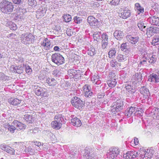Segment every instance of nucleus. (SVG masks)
<instances>
[{
	"label": "nucleus",
	"mask_w": 159,
	"mask_h": 159,
	"mask_svg": "<svg viewBox=\"0 0 159 159\" xmlns=\"http://www.w3.org/2000/svg\"><path fill=\"white\" fill-rule=\"evenodd\" d=\"M100 6L99 3L97 2H93V3L91 4V7L93 9H96L98 7Z\"/></svg>",
	"instance_id": "obj_52"
},
{
	"label": "nucleus",
	"mask_w": 159,
	"mask_h": 159,
	"mask_svg": "<svg viewBox=\"0 0 159 159\" xmlns=\"http://www.w3.org/2000/svg\"><path fill=\"white\" fill-rule=\"evenodd\" d=\"M43 90V89L42 88H40V89H37L36 91V94L38 96H41Z\"/></svg>",
	"instance_id": "obj_60"
},
{
	"label": "nucleus",
	"mask_w": 159,
	"mask_h": 159,
	"mask_svg": "<svg viewBox=\"0 0 159 159\" xmlns=\"http://www.w3.org/2000/svg\"><path fill=\"white\" fill-rule=\"evenodd\" d=\"M61 122L57 121V120L52 121L51 124V126L54 129H59L62 126Z\"/></svg>",
	"instance_id": "obj_23"
},
{
	"label": "nucleus",
	"mask_w": 159,
	"mask_h": 159,
	"mask_svg": "<svg viewBox=\"0 0 159 159\" xmlns=\"http://www.w3.org/2000/svg\"><path fill=\"white\" fill-rule=\"evenodd\" d=\"M136 108L134 107H131L128 108L125 112V115L128 117H129L133 113H134Z\"/></svg>",
	"instance_id": "obj_25"
},
{
	"label": "nucleus",
	"mask_w": 159,
	"mask_h": 159,
	"mask_svg": "<svg viewBox=\"0 0 159 159\" xmlns=\"http://www.w3.org/2000/svg\"><path fill=\"white\" fill-rule=\"evenodd\" d=\"M116 51L115 48H113L110 49L108 53V57L110 58H113L115 57Z\"/></svg>",
	"instance_id": "obj_34"
},
{
	"label": "nucleus",
	"mask_w": 159,
	"mask_h": 159,
	"mask_svg": "<svg viewBox=\"0 0 159 159\" xmlns=\"http://www.w3.org/2000/svg\"><path fill=\"white\" fill-rule=\"evenodd\" d=\"M110 63L111 66L114 68L115 69L117 70L121 69V64L117 62L115 59L112 60Z\"/></svg>",
	"instance_id": "obj_22"
},
{
	"label": "nucleus",
	"mask_w": 159,
	"mask_h": 159,
	"mask_svg": "<svg viewBox=\"0 0 159 159\" xmlns=\"http://www.w3.org/2000/svg\"><path fill=\"white\" fill-rule=\"evenodd\" d=\"M137 153V157L139 156L140 159H143L146 158L145 151L143 149H140L139 151L136 152Z\"/></svg>",
	"instance_id": "obj_30"
},
{
	"label": "nucleus",
	"mask_w": 159,
	"mask_h": 159,
	"mask_svg": "<svg viewBox=\"0 0 159 159\" xmlns=\"http://www.w3.org/2000/svg\"><path fill=\"white\" fill-rule=\"evenodd\" d=\"M148 80L151 82L158 83L159 82V76L156 74L152 73L149 76Z\"/></svg>",
	"instance_id": "obj_20"
},
{
	"label": "nucleus",
	"mask_w": 159,
	"mask_h": 159,
	"mask_svg": "<svg viewBox=\"0 0 159 159\" xmlns=\"http://www.w3.org/2000/svg\"><path fill=\"white\" fill-rule=\"evenodd\" d=\"M128 45L127 43H123L121 44L120 47V49L121 50L125 52L127 49Z\"/></svg>",
	"instance_id": "obj_44"
},
{
	"label": "nucleus",
	"mask_w": 159,
	"mask_h": 159,
	"mask_svg": "<svg viewBox=\"0 0 159 159\" xmlns=\"http://www.w3.org/2000/svg\"><path fill=\"white\" fill-rule=\"evenodd\" d=\"M25 71L28 74H30L32 71V70L29 66H25Z\"/></svg>",
	"instance_id": "obj_61"
},
{
	"label": "nucleus",
	"mask_w": 159,
	"mask_h": 159,
	"mask_svg": "<svg viewBox=\"0 0 159 159\" xmlns=\"http://www.w3.org/2000/svg\"><path fill=\"white\" fill-rule=\"evenodd\" d=\"M102 48L103 49H105L107 47L108 43V41H102Z\"/></svg>",
	"instance_id": "obj_63"
},
{
	"label": "nucleus",
	"mask_w": 159,
	"mask_h": 159,
	"mask_svg": "<svg viewBox=\"0 0 159 159\" xmlns=\"http://www.w3.org/2000/svg\"><path fill=\"white\" fill-rule=\"evenodd\" d=\"M31 143L32 145L34 144V145H35L39 147L40 146H41L42 145L41 142L37 141H32Z\"/></svg>",
	"instance_id": "obj_57"
},
{
	"label": "nucleus",
	"mask_w": 159,
	"mask_h": 159,
	"mask_svg": "<svg viewBox=\"0 0 159 159\" xmlns=\"http://www.w3.org/2000/svg\"><path fill=\"white\" fill-rule=\"evenodd\" d=\"M23 118L25 122L28 124L32 123L34 120L32 116L28 114L25 115Z\"/></svg>",
	"instance_id": "obj_24"
},
{
	"label": "nucleus",
	"mask_w": 159,
	"mask_h": 159,
	"mask_svg": "<svg viewBox=\"0 0 159 159\" xmlns=\"http://www.w3.org/2000/svg\"><path fill=\"white\" fill-rule=\"evenodd\" d=\"M146 156L148 158H150L152 156L154 151L153 150L151 149H148L145 151Z\"/></svg>",
	"instance_id": "obj_35"
},
{
	"label": "nucleus",
	"mask_w": 159,
	"mask_h": 159,
	"mask_svg": "<svg viewBox=\"0 0 159 159\" xmlns=\"http://www.w3.org/2000/svg\"><path fill=\"white\" fill-rule=\"evenodd\" d=\"M102 41H108V36L106 33H103L102 36Z\"/></svg>",
	"instance_id": "obj_45"
},
{
	"label": "nucleus",
	"mask_w": 159,
	"mask_h": 159,
	"mask_svg": "<svg viewBox=\"0 0 159 159\" xmlns=\"http://www.w3.org/2000/svg\"><path fill=\"white\" fill-rule=\"evenodd\" d=\"M22 100H19L18 98H11L9 101V103L11 104L13 106H16L19 105H21V102Z\"/></svg>",
	"instance_id": "obj_26"
},
{
	"label": "nucleus",
	"mask_w": 159,
	"mask_h": 159,
	"mask_svg": "<svg viewBox=\"0 0 159 159\" xmlns=\"http://www.w3.org/2000/svg\"><path fill=\"white\" fill-rule=\"evenodd\" d=\"M21 42L25 44H29L32 43L34 39L33 35L31 33H25L20 36Z\"/></svg>",
	"instance_id": "obj_5"
},
{
	"label": "nucleus",
	"mask_w": 159,
	"mask_h": 159,
	"mask_svg": "<svg viewBox=\"0 0 159 159\" xmlns=\"http://www.w3.org/2000/svg\"><path fill=\"white\" fill-rule=\"evenodd\" d=\"M93 37L94 40H96L97 41H98L100 39V36L98 33L94 34H93Z\"/></svg>",
	"instance_id": "obj_51"
},
{
	"label": "nucleus",
	"mask_w": 159,
	"mask_h": 159,
	"mask_svg": "<svg viewBox=\"0 0 159 159\" xmlns=\"http://www.w3.org/2000/svg\"><path fill=\"white\" fill-rule=\"evenodd\" d=\"M135 9L137 10L139 14L143 12L144 9L139 3H135Z\"/></svg>",
	"instance_id": "obj_36"
},
{
	"label": "nucleus",
	"mask_w": 159,
	"mask_h": 159,
	"mask_svg": "<svg viewBox=\"0 0 159 159\" xmlns=\"http://www.w3.org/2000/svg\"><path fill=\"white\" fill-rule=\"evenodd\" d=\"M116 59L118 61L120 62H123L126 60L125 56L121 54H118L116 57Z\"/></svg>",
	"instance_id": "obj_40"
},
{
	"label": "nucleus",
	"mask_w": 159,
	"mask_h": 159,
	"mask_svg": "<svg viewBox=\"0 0 159 159\" xmlns=\"http://www.w3.org/2000/svg\"><path fill=\"white\" fill-rule=\"evenodd\" d=\"M41 45L46 50H49L52 47L50 41L47 38L43 40L41 43Z\"/></svg>",
	"instance_id": "obj_11"
},
{
	"label": "nucleus",
	"mask_w": 159,
	"mask_h": 159,
	"mask_svg": "<svg viewBox=\"0 0 159 159\" xmlns=\"http://www.w3.org/2000/svg\"><path fill=\"white\" fill-rule=\"evenodd\" d=\"M83 90L85 93L86 92H87V91H89L91 90V87L90 86L88 85L85 84L83 87Z\"/></svg>",
	"instance_id": "obj_46"
},
{
	"label": "nucleus",
	"mask_w": 159,
	"mask_h": 159,
	"mask_svg": "<svg viewBox=\"0 0 159 159\" xmlns=\"http://www.w3.org/2000/svg\"><path fill=\"white\" fill-rule=\"evenodd\" d=\"M111 111L113 114H115L116 112L120 111L119 110L117 109V107L114 105L112 107Z\"/></svg>",
	"instance_id": "obj_58"
},
{
	"label": "nucleus",
	"mask_w": 159,
	"mask_h": 159,
	"mask_svg": "<svg viewBox=\"0 0 159 159\" xmlns=\"http://www.w3.org/2000/svg\"><path fill=\"white\" fill-rule=\"evenodd\" d=\"M24 66L21 65L18 66L12 65L10 67L11 71L13 73L21 74L23 72Z\"/></svg>",
	"instance_id": "obj_9"
},
{
	"label": "nucleus",
	"mask_w": 159,
	"mask_h": 159,
	"mask_svg": "<svg viewBox=\"0 0 159 159\" xmlns=\"http://www.w3.org/2000/svg\"><path fill=\"white\" fill-rule=\"evenodd\" d=\"M54 120L59 122H61V116L60 114L56 115L54 117Z\"/></svg>",
	"instance_id": "obj_56"
},
{
	"label": "nucleus",
	"mask_w": 159,
	"mask_h": 159,
	"mask_svg": "<svg viewBox=\"0 0 159 159\" xmlns=\"http://www.w3.org/2000/svg\"><path fill=\"white\" fill-rule=\"evenodd\" d=\"M133 143H132L133 146H135L138 145L139 144V141L138 139L135 137L134 139L133 142Z\"/></svg>",
	"instance_id": "obj_53"
},
{
	"label": "nucleus",
	"mask_w": 159,
	"mask_h": 159,
	"mask_svg": "<svg viewBox=\"0 0 159 159\" xmlns=\"http://www.w3.org/2000/svg\"><path fill=\"white\" fill-rule=\"evenodd\" d=\"M71 122L73 125L78 127L80 126L82 124L81 120L76 117L72 119L71 120Z\"/></svg>",
	"instance_id": "obj_27"
},
{
	"label": "nucleus",
	"mask_w": 159,
	"mask_h": 159,
	"mask_svg": "<svg viewBox=\"0 0 159 159\" xmlns=\"http://www.w3.org/2000/svg\"><path fill=\"white\" fill-rule=\"evenodd\" d=\"M137 157V153L135 151H129L124 155L125 159H132Z\"/></svg>",
	"instance_id": "obj_19"
},
{
	"label": "nucleus",
	"mask_w": 159,
	"mask_h": 159,
	"mask_svg": "<svg viewBox=\"0 0 159 159\" xmlns=\"http://www.w3.org/2000/svg\"><path fill=\"white\" fill-rule=\"evenodd\" d=\"M119 151L116 148H111L109 150V152L107 154L108 157L110 159H113L116 157Z\"/></svg>",
	"instance_id": "obj_10"
},
{
	"label": "nucleus",
	"mask_w": 159,
	"mask_h": 159,
	"mask_svg": "<svg viewBox=\"0 0 159 159\" xmlns=\"http://www.w3.org/2000/svg\"><path fill=\"white\" fill-rule=\"evenodd\" d=\"M126 37L127 41L133 45L137 44L139 43V38L138 36L134 37L129 35H127Z\"/></svg>",
	"instance_id": "obj_13"
},
{
	"label": "nucleus",
	"mask_w": 159,
	"mask_h": 159,
	"mask_svg": "<svg viewBox=\"0 0 159 159\" xmlns=\"http://www.w3.org/2000/svg\"><path fill=\"white\" fill-rule=\"evenodd\" d=\"M28 4L32 7H35L37 5V2L35 0H28Z\"/></svg>",
	"instance_id": "obj_43"
},
{
	"label": "nucleus",
	"mask_w": 159,
	"mask_h": 159,
	"mask_svg": "<svg viewBox=\"0 0 159 159\" xmlns=\"http://www.w3.org/2000/svg\"><path fill=\"white\" fill-rule=\"evenodd\" d=\"M133 77L134 78H136L137 79L136 80H137L138 81H141L142 78V74H136L135 75L133 76Z\"/></svg>",
	"instance_id": "obj_48"
},
{
	"label": "nucleus",
	"mask_w": 159,
	"mask_h": 159,
	"mask_svg": "<svg viewBox=\"0 0 159 159\" xmlns=\"http://www.w3.org/2000/svg\"><path fill=\"white\" fill-rule=\"evenodd\" d=\"M109 78L107 81V83L109 86L111 88L114 87L116 84V81L115 78L116 75L115 73L110 72L109 74Z\"/></svg>",
	"instance_id": "obj_8"
},
{
	"label": "nucleus",
	"mask_w": 159,
	"mask_h": 159,
	"mask_svg": "<svg viewBox=\"0 0 159 159\" xmlns=\"http://www.w3.org/2000/svg\"><path fill=\"white\" fill-rule=\"evenodd\" d=\"M46 83H47L49 85L51 86H54L57 84V81L54 78H48L46 80Z\"/></svg>",
	"instance_id": "obj_28"
},
{
	"label": "nucleus",
	"mask_w": 159,
	"mask_h": 159,
	"mask_svg": "<svg viewBox=\"0 0 159 159\" xmlns=\"http://www.w3.org/2000/svg\"><path fill=\"white\" fill-rule=\"evenodd\" d=\"M114 105L117 107V109H119L120 111L122 109L123 106V102L121 100H117Z\"/></svg>",
	"instance_id": "obj_32"
},
{
	"label": "nucleus",
	"mask_w": 159,
	"mask_h": 159,
	"mask_svg": "<svg viewBox=\"0 0 159 159\" xmlns=\"http://www.w3.org/2000/svg\"><path fill=\"white\" fill-rule=\"evenodd\" d=\"M125 34L122 31L120 30H116L114 33V36L115 38L119 40L123 39Z\"/></svg>",
	"instance_id": "obj_17"
},
{
	"label": "nucleus",
	"mask_w": 159,
	"mask_h": 159,
	"mask_svg": "<svg viewBox=\"0 0 159 159\" xmlns=\"http://www.w3.org/2000/svg\"><path fill=\"white\" fill-rule=\"evenodd\" d=\"M5 128L7 129L11 133H14L16 129V127L14 125L12 124L11 125L9 124H7L5 125Z\"/></svg>",
	"instance_id": "obj_31"
},
{
	"label": "nucleus",
	"mask_w": 159,
	"mask_h": 159,
	"mask_svg": "<svg viewBox=\"0 0 159 159\" xmlns=\"http://www.w3.org/2000/svg\"><path fill=\"white\" fill-rule=\"evenodd\" d=\"M159 31V28H154L152 27H149L147 29L146 34L148 37H150L154 33H157Z\"/></svg>",
	"instance_id": "obj_16"
},
{
	"label": "nucleus",
	"mask_w": 159,
	"mask_h": 159,
	"mask_svg": "<svg viewBox=\"0 0 159 159\" xmlns=\"http://www.w3.org/2000/svg\"><path fill=\"white\" fill-rule=\"evenodd\" d=\"M121 0H112L110 1L109 4L111 6H117L120 3Z\"/></svg>",
	"instance_id": "obj_41"
},
{
	"label": "nucleus",
	"mask_w": 159,
	"mask_h": 159,
	"mask_svg": "<svg viewBox=\"0 0 159 159\" xmlns=\"http://www.w3.org/2000/svg\"><path fill=\"white\" fill-rule=\"evenodd\" d=\"M87 21L88 23L93 28H98L101 25L100 21L93 16H89Z\"/></svg>",
	"instance_id": "obj_7"
},
{
	"label": "nucleus",
	"mask_w": 159,
	"mask_h": 159,
	"mask_svg": "<svg viewBox=\"0 0 159 159\" xmlns=\"http://www.w3.org/2000/svg\"><path fill=\"white\" fill-rule=\"evenodd\" d=\"M159 41V38L157 36H155L154 37L153 39L152 42V45L155 46L158 44V43Z\"/></svg>",
	"instance_id": "obj_42"
},
{
	"label": "nucleus",
	"mask_w": 159,
	"mask_h": 159,
	"mask_svg": "<svg viewBox=\"0 0 159 159\" xmlns=\"http://www.w3.org/2000/svg\"><path fill=\"white\" fill-rule=\"evenodd\" d=\"M11 124L20 130H23L25 129L26 125L17 120H14L12 123Z\"/></svg>",
	"instance_id": "obj_12"
},
{
	"label": "nucleus",
	"mask_w": 159,
	"mask_h": 159,
	"mask_svg": "<svg viewBox=\"0 0 159 159\" xmlns=\"http://www.w3.org/2000/svg\"><path fill=\"white\" fill-rule=\"evenodd\" d=\"M68 75L75 79H80L83 75V72L81 70H75L74 69H69L68 71Z\"/></svg>",
	"instance_id": "obj_6"
},
{
	"label": "nucleus",
	"mask_w": 159,
	"mask_h": 159,
	"mask_svg": "<svg viewBox=\"0 0 159 159\" xmlns=\"http://www.w3.org/2000/svg\"><path fill=\"white\" fill-rule=\"evenodd\" d=\"M63 17L64 20L66 22H70L71 20V16L69 14L64 15L63 16Z\"/></svg>",
	"instance_id": "obj_38"
},
{
	"label": "nucleus",
	"mask_w": 159,
	"mask_h": 159,
	"mask_svg": "<svg viewBox=\"0 0 159 159\" xmlns=\"http://www.w3.org/2000/svg\"><path fill=\"white\" fill-rule=\"evenodd\" d=\"M93 93L91 91V90L89 91H87V92H86L85 93V96H86L87 97H91Z\"/></svg>",
	"instance_id": "obj_64"
},
{
	"label": "nucleus",
	"mask_w": 159,
	"mask_h": 159,
	"mask_svg": "<svg viewBox=\"0 0 159 159\" xmlns=\"http://www.w3.org/2000/svg\"><path fill=\"white\" fill-rule=\"evenodd\" d=\"M84 156L85 159H96L94 154L88 151H86Z\"/></svg>",
	"instance_id": "obj_29"
},
{
	"label": "nucleus",
	"mask_w": 159,
	"mask_h": 159,
	"mask_svg": "<svg viewBox=\"0 0 159 159\" xmlns=\"http://www.w3.org/2000/svg\"><path fill=\"white\" fill-rule=\"evenodd\" d=\"M125 88L127 92L129 94H133L135 92V89L130 85H127L125 86Z\"/></svg>",
	"instance_id": "obj_37"
},
{
	"label": "nucleus",
	"mask_w": 159,
	"mask_h": 159,
	"mask_svg": "<svg viewBox=\"0 0 159 159\" xmlns=\"http://www.w3.org/2000/svg\"><path fill=\"white\" fill-rule=\"evenodd\" d=\"M14 143L16 144L17 146H19L20 148V149L17 150V152H15V150L13 148L5 144H2L0 145V148L2 150L6 152L9 154L12 155H19L22 152L25 146L24 145L23 143L22 142H15Z\"/></svg>",
	"instance_id": "obj_1"
},
{
	"label": "nucleus",
	"mask_w": 159,
	"mask_h": 159,
	"mask_svg": "<svg viewBox=\"0 0 159 159\" xmlns=\"http://www.w3.org/2000/svg\"><path fill=\"white\" fill-rule=\"evenodd\" d=\"M154 114L156 118L159 120V108H156L155 109Z\"/></svg>",
	"instance_id": "obj_62"
},
{
	"label": "nucleus",
	"mask_w": 159,
	"mask_h": 159,
	"mask_svg": "<svg viewBox=\"0 0 159 159\" xmlns=\"http://www.w3.org/2000/svg\"><path fill=\"white\" fill-rule=\"evenodd\" d=\"M156 57L155 56L153 55L150 57L149 59H148V61L150 63H153L156 61Z\"/></svg>",
	"instance_id": "obj_47"
},
{
	"label": "nucleus",
	"mask_w": 159,
	"mask_h": 159,
	"mask_svg": "<svg viewBox=\"0 0 159 159\" xmlns=\"http://www.w3.org/2000/svg\"><path fill=\"white\" fill-rule=\"evenodd\" d=\"M25 148L23 152H32V149L31 146H29L28 147H25Z\"/></svg>",
	"instance_id": "obj_59"
},
{
	"label": "nucleus",
	"mask_w": 159,
	"mask_h": 159,
	"mask_svg": "<svg viewBox=\"0 0 159 159\" xmlns=\"http://www.w3.org/2000/svg\"><path fill=\"white\" fill-rule=\"evenodd\" d=\"M99 76L97 74L94 75L91 78V81L95 84H98L100 83L99 80Z\"/></svg>",
	"instance_id": "obj_33"
},
{
	"label": "nucleus",
	"mask_w": 159,
	"mask_h": 159,
	"mask_svg": "<svg viewBox=\"0 0 159 159\" xmlns=\"http://www.w3.org/2000/svg\"><path fill=\"white\" fill-rule=\"evenodd\" d=\"M47 10L45 8L38 9L36 12V17L37 19H40L43 17L46 13Z\"/></svg>",
	"instance_id": "obj_21"
},
{
	"label": "nucleus",
	"mask_w": 159,
	"mask_h": 159,
	"mask_svg": "<svg viewBox=\"0 0 159 159\" xmlns=\"http://www.w3.org/2000/svg\"><path fill=\"white\" fill-rule=\"evenodd\" d=\"M14 6L11 2L7 0H3L0 3L1 11L6 14H9L13 11Z\"/></svg>",
	"instance_id": "obj_2"
},
{
	"label": "nucleus",
	"mask_w": 159,
	"mask_h": 159,
	"mask_svg": "<svg viewBox=\"0 0 159 159\" xmlns=\"http://www.w3.org/2000/svg\"><path fill=\"white\" fill-rule=\"evenodd\" d=\"M70 102L74 107L80 110L82 109L84 106V102L76 96L73 97Z\"/></svg>",
	"instance_id": "obj_3"
},
{
	"label": "nucleus",
	"mask_w": 159,
	"mask_h": 159,
	"mask_svg": "<svg viewBox=\"0 0 159 159\" xmlns=\"http://www.w3.org/2000/svg\"><path fill=\"white\" fill-rule=\"evenodd\" d=\"M48 95L47 90L46 89H43L41 96L43 98H47L48 96Z\"/></svg>",
	"instance_id": "obj_49"
},
{
	"label": "nucleus",
	"mask_w": 159,
	"mask_h": 159,
	"mask_svg": "<svg viewBox=\"0 0 159 159\" xmlns=\"http://www.w3.org/2000/svg\"><path fill=\"white\" fill-rule=\"evenodd\" d=\"M52 60L53 62L59 66L65 63V59L62 56L58 53H55L52 56Z\"/></svg>",
	"instance_id": "obj_4"
},
{
	"label": "nucleus",
	"mask_w": 159,
	"mask_h": 159,
	"mask_svg": "<svg viewBox=\"0 0 159 159\" xmlns=\"http://www.w3.org/2000/svg\"><path fill=\"white\" fill-rule=\"evenodd\" d=\"M88 54L90 56H93L95 54V48L93 47H91L88 52Z\"/></svg>",
	"instance_id": "obj_39"
},
{
	"label": "nucleus",
	"mask_w": 159,
	"mask_h": 159,
	"mask_svg": "<svg viewBox=\"0 0 159 159\" xmlns=\"http://www.w3.org/2000/svg\"><path fill=\"white\" fill-rule=\"evenodd\" d=\"M148 20L152 25H159V19L158 17L155 16L150 17L148 18Z\"/></svg>",
	"instance_id": "obj_18"
},
{
	"label": "nucleus",
	"mask_w": 159,
	"mask_h": 159,
	"mask_svg": "<svg viewBox=\"0 0 159 159\" xmlns=\"http://www.w3.org/2000/svg\"><path fill=\"white\" fill-rule=\"evenodd\" d=\"M22 11L23 9L21 8H19L16 9V14L18 17L23 14V13Z\"/></svg>",
	"instance_id": "obj_55"
},
{
	"label": "nucleus",
	"mask_w": 159,
	"mask_h": 159,
	"mask_svg": "<svg viewBox=\"0 0 159 159\" xmlns=\"http://www.w3.org/2000/svg\"><path fill=\"white\" fill-rule=\"evenodd\" d=\"M138 27L142 30L144 28L146 27V26L144 25V23L143 22H139L138 23Z\"/></svg>",
	"instance_id": "obj_54"
},
{
	"label": "nucleus",
	"mask_w": 159,
	"mask_h": 159,
	"mask_svg": "<svg viewBox=\"0 0 159 159\" xmlns=\"http://www.w3.org/2000/svg\"><path fill=\"white\" fill-rule=\"evenodd\" d=\"M75 22L77 24H80L82 22V19L80 17L75 16L74 18Z\"/></svg>",
	"instance_id": "obj_50"
},
{
	"label": "nucleus",
	"mask_w": 159,
	"mask_h": 159,
	"mask_svg": "<svg viewBox=\"0 0 159 159\" xmlns=\"http://www.w3.org/2000/svg\"><path fill=\"white\" fill-rule=\"evenodd\" d=\"M140 92L143 95V98L144 99H148L150 95L148 89L144 87L141 88Z\"/></svg>",
	"instance_id": "obj_15"
},
{
	"label": "nucleus",
	"mask_w": 159,
	"mask_h": 159,
	"mask_svg": "<svg viewBox=\"0 0 159 159\" xmlns=\"http://www.w3.org/2000/svg\"><path fill=\"white\" fill-rule=\"evenodd\" d=\"M120 15V17L123 19H126L130 16L131 15L130 11L128 8H125L122 10Z\"/></svg>",
	"instance_id": "obj_14"
}]
</instances>
